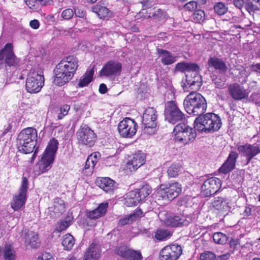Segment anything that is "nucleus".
Segmentation results:
<instances>
[{"label": "nucleus", "mask_w": 260, "mask_h": 260, "mask_svg": "<svg viewBox=\"0 0 260 260\" xmlns=\"http://www.w3.org/2000/svg\"><path fill=\"white\" fill-rule=\"evenodd\" d=\"M78 67V60L74 56H69L58 63L54 70V83L62 86L72 79Z\"/></svg>", "instance_id": "nucleus-1"}, {"label": "nucleus", "mask_w": 260, "mask_h": 260, "mask_svg": "<svg viewBox=\"0 0 260 260\" xmlns=\"http://www.w3.org/2000/svg\"><path fill=\"white\" fill-rule=\"evenodd\" d=\"M221 119L213 113L198 116L194 121V127L198 131L205 133L217 131L221 126Z\"/></svg>", "instance_id": "nucleus-2"}, {"label": "nucleus", "mask_w": 260, "mask_h": 260, "mask_svg": "<svg viewBox=\"0 0 260 260\" xmlns=\"http://www.w3.org/2000/svg\"><path fill=\"white\" fill-rule=\"evenodd\" d=\"M183 105L189 114L198 116L204 113L207 109L205 99L200 93L191 92L184 100Z\"/></svg>", "instance_id": "nucleus-3"}, {"label": "nucleus", "mask_w": 260, "mask_h": 260, "mask_svg": "<svg viewBox=\"0 0 260 260\" xmlns=\"http://www.w3.org/2000/svg\"><path fill=\"white\" fill-rule=\"evenodd\" d=\"M37 132L32 127H27L19 133L17 137V143L20 151L24 153L33 151L36 144Z\"/></svg>", "instance_id": "nucleus-4"}, {"label": "nucleus", "mask_w": 260, "mask_h": 260, "mask_svg": "<svg viewBox=\"0 0 260 260\" xmlns=\"http://www.w3.org/2000/svg\"><path fill=\"white\" fill-rule=\"evenodd\" d=\"M58 143L56 140L51 139L43 153L38 166L39 174L44 173L49 170L54 160L55 154L58 149Z\"/></svg>", "instance_id": "nucleus-5"}, {"label": "nucleus", "mask_w": 260, "mask_h": 260, "mask_svg": "<svg viewBox=\"0 0 260 260\" xmlns=\"http://www.w3.org/2000/svg\"><path fill=\"white\" fill-rule=\"evenodd\" d=\"M173 134L175 142L183 145L193 142L197 136L195 130L184 123L176 125Z\"/></svg>", "instance_id": "nucleus-6"}, {"label": "nucleus", "mask_w": 260, "mask_h": 260, "mask_svg": "<svg viewBox=\"0 0 260 260\" xmlns=\"http://www.w3.org/2000/svg\"><path fill=\"white\" fill-rule=\"evenodd\" d=\"M182 191V186L178 182H174L166 184H161L156 192L158 200L172 201L176 198Z\"/></svg>", "instance_id": "nucleus-7"}, {"label": "nucleus", "mask_w": 260, "mask_h": 260, "mask_svg": "<svg viewBox=\"0 0 260 260\" xmlns=\"http://www.w3.org/2000/svg\"><path fill=\"white\" fill-rule=\"evenodd\" d=\"M44 84V79L41 74L35 71H30L28 74L26 80V89L28 92L36 93L39 92Z\"/></svg>", "instance_id": "nucleus-8"}, {"label": "nucleus", "mask_w": 260, "mask_h": 260, "mask_svg": "<svg viewBox=\"0 0 260 260\" xmlns=\"http://www.w3.org/2000/svg\"><path fill=\"white\" fill-rule=\"evenodd\" d=\"M165 116V120L172 124H175L184 118V114L174 101H169L166 104Z\"/></svg>", "instance_id": "nucleus-9"}, {"label": "nucleus", "mask_w": 260, "mask_h": 260, "mask_svg": "<svg viewBox=\"0 0 260 260\" xmlns=\"http://www.w3.org/2000/svg\"><path fill=\"white\" fill-rule=\"evenodd\" d=\"M27 186L28 180L26 177H23L19 190V193L13 197L11 202V206L15 211L18 210L25 204L26 201Z\"/></svg>", "instance_id": "nucleus-10"}, {"label": "nucleus", "mask_w": 260, "mask_h": 260, "mask_svg": "<svg viewBox=\"0 0 260 260\" xmlns=\"http://www.w3.org/2000/svg\"><path fill=\"white\" fill-rule=\"evenodd\" d=\"M4 58L5 63L8 66L14 68L19 66L20 60L14 53L12 44H6L4 48L0 50V61L3 60Z\"/></svg>", "instance_id": "nucleus-11"}, {"label": "nucleus", "mask_w": 260, "mask_h": 260, "mask_svg": "<svg viewBox=\"0 0 260 260\" xmlns=\"http://www.w3.org/2000/svg\"><path fill=\"white\" fill-rule=\"evenodd\" d=\"M182 254V248L177 244L165 246L159 252V260H177Z\"/></svg>", "instance_id": "nucleus-12"}, {"label": "nucleus", "mask_w": 260, "mask_h": 260, "mask_svg": "<svg viewBox=\"0 0 260 260\" xmlns=\"http://www.w3.org/2000/svg\"><path fill=\"white\" fill-rule=\"evenodd\" d=\"M137 127L136 122L129 118H125L118 125L119 133L124 138H131L134 136L137 132Z\"/></svg>", "instance_id": "nucleus-13"}, {"label": "nucleus", "mask_w": 260, "mask_h": 260, "mask_svg": "<svg viewBox=\"0 0 260 260\" xmlns=\"http://www.w3.org/2000/svg\"><path fill=\"white\" fill-rule=\"evenodd\" d=\"M77 137L79 143L91 147L94 145L96 136L88 126L84 125L77 132Z\"/></svg>", "instance_id": "nucleus-14"}, {"label": "nucleus", "mask_w": 260, "mask_h": 260, "mask_svg": "<svg viewBox=\"0 0 260 260\" xmlns=\"http://www.w3.org/2000/svg\"><path fill=\"white\" fill-rule=\"evenodd\" d=\"M237 149L241 156L246 157L247 164L249 163L254 156L260 153V145L256 143H246L243 145H238Z\"/></svg>", "instance_id": "nucleus-15"}, {"label": "nucleus", "mask_w": 260, "mask_h": 260, "mask_svg": "<svg viewBox=\"0 0 260 260\" xmlns=\"http://www.w3.org/2000/svg\"><path fill=\"white\" fill-rule=\"evenodd\" d=\"M115 252L122 258L121 260H142L143 258L140 251L133 250L126 246L115 247Z\"/></svg>", "instance_id": "nucleus-16"}, {"label": "nucleus", "mask_w": 260, "mask_h": 260, "mask_svg": "<svg viewBox=\"0 0 260 260\" xmlns=\"http://www.w3.org/2000/svg\"><path fill=\"white\" fill-rule=\"evenodd\" d=\"M221 186V180L216 177L206 180L201 186V191L205 197L210 196L217 192Z\"/></svg>", "instance_id": "nucleus-17"}, {"label": "nucleus", "mask_w": 260, "mask_h": 260, "mask_svg": "<svg viewBox=\"0 0 260 260\" xmlns=\"http://www.w3.org/2000/svg\"><path fill=\"white\" fill-rule=\"evenodd\" d=\"M121 69L122 65L120 62L111 60L104 66L100 71V75L101 77H115L120 75Z\"/></svg>", "instance_id": "nucleus-18"}, {"label": "nucleus", "mask_w": 260, "mask_h": 260, "mask_svg": "<svg viewBox=\"0 0 260 260\" xmlns=\"http://www.w3.org/2000/svg\"><path fill=\"white\" fill-rule=\"evenodd\" d=\"M161 219L166 225L173 227L186 226L190 222V221L183 215H175L167 213L165 214V218H161Z\"/></svg>", "instance_id": "nucleus-19"}, {"label": "nucleus", "mask_w": 260, "mask_h": 260, "mask_svg": "<svg viewBox=\"0 0 260 260\" xmlns=\"http://www.w3.org/2000/svg\"><path fill=\"white\" fill-rule=\"evenodd\" d=\"M145 160V154L142 151H138L129 156L127 162V167L131 171H135L142 166Z\"/></svg>", "instance_id": "nucleus-20"}, {"label": "nucleus", "mask_w": 260, "mask_h": 260, "mask_svg": "<svg viewBox=\"0 0 260 260\" xmlns=\"http://www.w3.org/2000/svg\"><path fill=\"white\" fill-rule=\"evenodd\" d=\"M231 96L235 100L240 101L248 97V92L243 86L235 83L230 85L228 88Z\"/></svg>", "instance_id": "nucleus-21"}, {"label": "nucleus", "mask_w": 260, "mask_h": 260, "mask_svg": "<svg viewBox=\"0 0 260 260\" xmlns=\"http://www.w3.org/2000/svg\"><path fill=\"white\" fill-rule=\"evenodd\" d=\"M238 157V154L236 152H231L226 161L219 169V172L226 174L234 170L235 168Z\"/></svg>", "instance_id": "nucleus-22"}, {"label": "nucleus", "mask_w": 260, "mask_h": 260, "mask_svg": "<svg viewBox=\"0 0 260 260\" xmlns=\"http://www.w3.org/2000/svg\"><path fill=\"white\" fill-rule=\"evenodd\" d=\"M186 88H190L191 90H198L201 86V76L197 73H192L191 75H186Z\"/></svg>", "instance_id": "nucleus-23"}, {"label": "nucleus", "mask_w": 260, "mask_h": 260, "mask_svg": "<svg viewBox=\"0 0 260 260\" xmlns=\"http://www.w3.org/2000/svg\"><path fill=\"white\" fill-rule=\"evenodd\" d=\"M155 110L152 107L147 108L142 117L144 125L156 126L157 115Z\"/></svg>", "instance_id": "nucleus-24"}, {"label": "nucleus", "mask_w": 260, "mask_h": 260, "mask_svg": "<svg viewBox=\"0 0 260 260\" xmlns=\"http://www.w3.org/2000/svg\"><path fill=\"white\" fill-rule=\"evenodd\" d=\"M115 183L113 180L108 177L99 178L96 180V185L107 192L114 189Z\"/></svg>", "instance_id": "nucleus-25"}, {"label": "nucleus", "mask_w": 260, "mask_h": 260, "mask_svg": "<svg viewBox=\"0 0 260 260\" xmlns=\"http://www.w3.org/2000/svg\"><path fill=\"white\" fill-rule=\"evenodd\" d=\"M208 65L209 68H213L215 70L222 73L225 72L228 69L225 63L222 60L215 57L209 59Z\"/></svg>", "instance_id": "nucleus-26"}, {"label": "nucleus", "mask_w": 260, "mask_h": 260, "mask_svg": "<svg viewBox=\"0 0 260 260\" xmlns=\"http://www.w3.org/2000/svg\"><path fill=\"white\" fill-rule=\"evenodd\" d=\"M157 52L160 58L161 61L164 65H169L176 61V57L173 56L167 50L162 49H157Z\"/></svg>", "instance_id": "nucleus-27"}, {"label": "nucleus", "mask_w": 260, "mask_h": 260, "mask_svg": "<svg viewBox=\"0 0 260 260\" xmlns=\"http://www.w3.org/2000/svg\"><path fill=\"white\" fill-rule=\"evenodd\" d=\"M101 251L99 247L94 244H91L84 254L83 260H98Z\"/></svg>", "instance_id": "nucleus-28"}, {"label": "nucleus", "mask_w": 260, "mask_h": 260, "mask_svg": "<svg viewBox=\"0 0 260 260\" xmlns=\"http://www.w3.org/2000/svg\"><path fill=\"white\" fill-rule=\"evenodd\" d=\"M108 207L107 203H101L95 210L89 212L88 216L91 219L100 218L105 214Z\"/></svg>", "instance_id": "nucleus-29"}, {"label": "nucleus", "mask_w": 260, "mask_h": 260, "mask_svg": "<svg viewBox=\"0 0 260 260\" xmlns=\"http://www.w3.org/2000/svg\"><path fill=\"white\" fill-rule=\"evenodd\" d=\"M137 191H129L125 199L124 204L127 207L137 206L141 201V199L137 196Z\"/></svg>", "instance_id": "nucleus-30"}, {"label": "nucleus", "mask_w": 260, "mask_h": 260, "mask_svg": "<svg viewBox=\"0 0 260 260\" xmlns=\"http://www.w3.org/2000/svg\"><path fill=\"white\" fill-rule=\"evenodd\" d=\"M94 74L93 69L87 71L85 75L81 78L78 84L79 86L83 87L87 86L92 81Z\"/></svg>", "instance_id": "nucleus-31"}, {"label": "nucleus", "mask_w": 260, "mask_h": 260, "mask_svg": "<svg viewBox=\"0 0 260 260\" xmlns=\"http://www.w3.org/2000/svg\"><path fill=\"white\" fill-rule=\"evenodd\" d=\"M93 12L96 14L101 19H105L108 17L109 10L104 6L97 5L92 8Z\"/></svg>", "instance_id": "nucleus-32"}, {"label": "nucleus", "mask_w": 260, "mask_h": 260, "mask_svg": "<svg viewBox=\"0 0 260 260\" xmlns=\"http://www.w3.org/2000/svg\"><path fill=\"white\" fill-rule=\"evenodd\" d=\"M25 238V242L27 244H29L32 247H37L39 246V243L38 242V235L32 232H28Z\"/></svg>", "instance_id": "nucleus-33"}, {"label": "nucleus", "mask_w": 260, "mask_h": 260, "mask_svg": "<svg viewBox=\"0 0 260 260\" xmlns=\"http://www.w3.org/2000/svg\"><path fill=\"white\" fill-rule=\"evenodd\" d=\"M134 191H137V196L139 197V198L141 199V201L151 193L152 189L149 185L146 184L140 189H137Z\"/></svg>", "instance_id": "nucleus-34"}, {"label": "nucleus", "mask_w": 260, "mask_h": 260, "mask_svg": "<svg viewBox=\"0 0 260 260\" xmlns=\"http://www.w3.org/2000/svg\"><path fill=\"white\" fill-rule=\"evenodd\" d=\"M213 9L215 13L219 16L224 15L228 11V5L223 2L215 3Z\"/></svg>", "instance_id": "nucleus-35"}, {"label": "nucleus", "mask_w": 260, "mask_h": 260, "mask_svg": "<svg viewBox=\"0 0 260 260\" xmlns=\"http://www.w3.org/2000/svg\"><path fill=\"white\" fill-rule=\"evenodd\" d=\"M73 219L72 216H67L64 220L58 222L56 224L55 230L58 232L65 230L71 225Z\"/></svg>", "instance_id": "nucleus-36"}, {"label": "nucleus", "mask_w": 260, "mask_h": 260, "mask_svg": "<svg viewBox=\"0 0 260 260\" xmlns=\"http://www.w3.org/2000/svg\"><path fill=\"white\" fill-rule=\"evenodd\" d=\"M142 212L141 210L137 211V212L132 214L121 219L119 221V224L120 225H124L127 224L131 223L133 221L136 219L139 216V214H141Z\"/></svg>", "instance_id": "nucleus-37"}, {"label": "nucleus", "mask_w": 260, "mask_h": 260, "mask_svg": "<svg viewBox=\"0 0 260 260\" xmlns=\"http://www.w3.org/2000/svg\"><path fill=\"white\" fill-rule=\"evenodd\" d=\"M182 170L181 165L177 164H172L167 170V173L170 177H176Z\"/></svg>", "instance_id": "nucleus-38"}, {"label": "nucleus", "mask_w": 260, "mask_h": 260, "mask_svg": "<svg viewBox=\"0 0 260 260\" xmlns=\"http://www.w3.org/2000/svg\"><path fill=\"white\" fill-rule=\"evenodd\" d=\"M74 243V237L71 234H68L64 236L62 241V245L66 250L72 249Z\"/></svg>", "instance_id": "nucleus-39"}, {"label": "nucleus", "mask_w": 260, "mask_h": 260, "mask_svg": "<svg viewBox=\"0 0 260 260\" xmlns=\"http://www.w3.org/2000/svg\"><path fill=\"white\" fill-rule=\"evenodd\" d=\"M4 257L5 260H15V251L10 245L6 246L4 252Z\"/></svg>", "instance_id": "nucleus-40"}, {"label": "nucleus", "mask_w": 260, "mask_h": 260, "mask_svg": "<svg viewBox=\"0 0 260 260\" xmlns=\"http://www.w3.org/2000/svg\"><path fill=\"white\" fill-rule=\"evenodd\" d=\"M213 239L214 241L218 244H223L228 240L226 236L221 232H217L213 234Z\"/></svg>", "instance_id": "nucleus-41"}, {"label": "nucleus", "mask_w": 260, "mask_h": 260, "mask_svg": "<svg viewBox=\"0 0 260 260\" xmlns=\"http://www.w3.org/2000/svg\"><path fill=\"white\" fill-rule=\"evenodd\" d=\"M170 236V232L165 230H158L155 234V238L159 241L164 240Z\"/></svg>", "instance_id": "nucleus-42"}, {"label": "nucleus", "mask_w": 260, "mask_h": 260, "mask_svg": "<svg viewBox=\"0 0 260 260\" xmlns=\"http://www.w3.org/2000/svg\"><path fill=\"white\" fill-rule=\"evenodd\" d=\"M216 258V254L212 251H205L200 254L201 260H215Z\"/></svg>", "instance_id": "nucleus-43"}, {"label": "nucleus", "mask_w": 260, "mask_h": 260, "mask_svg": "<svg viewBox=\"0 0 260 260\" xmlns=\"http://www.w3.org/2000/svg\"><path fill=\"white\" fill-rule=\"evenodd\" d=\"M226 202L224 201L223 199L221 198H218L217 199L214 200L213 202V207L217 210H221L224 208Z\"/></svg>", "instance_id": "nucleus-44"}, {"label": "nucleus", "mask_w": 260, "mask_h": 260, "mask_svg": "<svg viewBox=\"0 0 260 260\" xmlns=\"http://www.w3.org/2000/svg\"><path fill=\"white\" fill-rule=\"evenodd\" d=\"M26 5L34 11H37L40 8L37 0H25Z\"/></svg>", "instance_id": "nucleus-45"}, {"label": "nucleus", "mask_w": 260, "mask_h": 260, "mask_svg": "<svg viewBox=\"0 0 260 260\" xmlns=\"http://www.w3.org/2000/svg\"><path fill=\"white\" fill-rule=\"evenodd\" d=\"M70 109V107L68 105H64L61 106L59 108V113H58L57 116L58 119H62L66 115L68 114Z\"/></svg>", "instance_id": "nucleus-46"}, {"label": "nucleus", "mask_w": 260, "mask_h": 260, "mask_svg": "<svg viewBox=\"0 0 260 260\" xmlns=\"http://www.w3.org/2000/svg\"><path fill=\"white\" fill-rule=\"evenodd\" d=\"M74 10L70 8L64 10L61 14V17L64 20H70L74 16Z\"/></svg>", "instance_id": "nucleus-47"}, {"label": "nucleus", "mask_w": 260, "mask_h": 260, "mask_svg": "<svg viewBox=\"0 0 260 260\" xmlns=\"http://www.w3.org/2000/svg\"><path fill=\"white\" fill-rule=\"evenodd\" d=\"M193 17L197 22L201 23L205 18V13L201 10H197L193 13Z\"/></svg>", "instance_id": "nucleus-48"}, {"label": "nucleus", "mask_w": 260, "mask_h": 260, "mask_svg": "<svg viewBox=\"0 0 260 260\" xmlns=\"http://www.w3.org/2000/svg\"><path fill=\"white\" fill-rule=\"evenodd\" d=\"M245 9L250 14L253 15V14L259 10L258 7L253 4L251 2H248L245 4Z\"/></svg>", "instance_id": "nucleus-49"}, {"label": "nucleus", "mask_w": 260, "mask_h": 260, "mask_svg": "<svg viewBox=\"0 0 260 260\" xmlns=\"http://www.w3.org/2000/svg\"><path fill=\"white\" fill-rule=\"evenodd\" d=\"M199 67L194 63L187 62V72L197 73L199 71Z\"/></svg>", "instance_id": "nucleus-50"}, {"label": "nucleus", "mask_w": 260, "mask_h": 260, "mask_svg": "<svg viewBox=\"0 0 260 260\" xmlns=\"http://www.w3.org/2000/svg\"><path fill=\"white\" fill-rule=\"evenodd\" d=\"M250 100L255 105L260 106V93H253L250 96Z\"/></svg>", "instance_id": "nucleus-51"}, {"label": "nucleus", "mask_w": 260, "mask_h": 260, "mask_svg": "<svg viewBox=\"0 0 260 260\" xmlns=\"http://www.w3.org/2000/svg\"><path fill=\"white\" fill-rule=\"evenodd\" d=\"M184 7L185 10L192 12L197 9V4L194 1H190L186 4Z\"/></svg>", "instance_id": "nucleus-52"}, {"label": "nucleus", "mask_w": 260, "mask_h": 260, "mask_svg": "<svg viewBox=\"0 0 260 260\" xmlns=\"http://www.w3.org/2000/svg\"><path fill=\"white\" fill-rule=\"evenodd\" d=\"M89 162H91V161L87 159L84 169V171H85L84 173H85L86 175L91 174L94 169V168H92L91 166L89 165Z\"/></svg>", "instance_id": "nucleus-53"}, {"label": "nucleus", "mask_w": 260, "mask_h": 260, "mask_svg": "<svg viewBox=\"0 0 260 260\" xmlns=\"http://www.w3.org/2000/svg\"><path fill=\"white\" fill-rule=\"evenodd\" d=\"M156 126L144 125L143 132L148 135H152L155 133V127Z\"/></svg>", "instance_id": "nucleus-54"}, {"label": "nucleus", "mask_w": 260, "mask_h": 260, "mask_svg": "<svg viewBox=\"0 0 260 260\" xmlns=\"http://www.w3.org/2000/svg\"><path fill=\"white\" fill-rule=\"evenodd\" d=\"M187 62L178 63L176 66V69L181 72H187Z\"/></svg>", "instance_id": "nucleus-55"}, {"label": "nucleus", "mask_w": 260, "mask_h": 260, "mask_svg": "<svg viewBox=\"0 0 260 260\" xmlns=\"http://www.w3.org/2000/svg\"><path fill=\"white\" fill-rule=\"evenodd\" d=\"M214 84L216 87L219 88L224 87L225 84L224 81H222L220 78L216 79L214 81Z\"/></svg>", "instance_id": "nucleus-56"}, {"label": "nucleus", "mask_w": 260, "mask_h": 260, "mask_svg": "<svg viewBox=\"0 0 260 260\" xmlns=\"http://www.w3.org/2000/svg\"><path fill=\"white\" fill-rule=\"evenodd\" d=\"M231 256V253L229 252L218 255L216 256L217 260H229Z\"/></svg>", "instance_id": "nucleus-57"}, {"label": "nucleus", "mask_w": 260, "mask_h": 260, "mask_svg": "<svg viewBox=\"0 0 260 260\" xmlns=\"http://www.w3.org/2000/svg\"><path fill=\"white\" fill-rule=\"evenodd\" d=\"M29 25L32 28L36 29L39 27L40 23L38 20L34 19L30 21Z\"/></svg>", "instance_id": "nucleus-58"}, {"label": "nucleus", "mask_w": 260, "mask_h": 260, "mask_svg": "<svg viewBox=\"0 0 260 260\" xmlns=\"http://www.w3.org/2000/svg\"><path fill=\"white\" fill-rule=\"evenodd\" d=\"M234 6L238 9H241L244 5L243 0H234Z\"/></svg>", "instance_id": "nucleus-59"}, {"label": "nucleus", "mask_w": 260, "mask_h": 260, "mask_svg": "<svg viewBox=\"0 0 260 260\" xmlns=\"http://www.w3.org/2000/svg\"><path fill=\"white\" fill-rule=\"evenodd\" d=\"M251 69L253 72L260 74V63L252 64Z\"/></svg>", "instance_id": "nucleus-60"}, {"label": "nucleus", "mask_w": 260, "mask_h": 260, "mask_svg": "<svg viewBox=\"0 0 260 260\" xmlns=\"http://www.w3.org/2000/svg\"><path fill=\"white\" fill-rule=\"evenodd\" d=\"M12 128V123H8V124L7 125L5 126L4 131L3 132V136H5L7 133H8L9 132H11Z\"/></svg>", "instance_id": "nucleus-61"}, {"label": "nucleus", "mask_w": 260, "mask_h": 260, "mask_svg": "<svg viewBox=\"0 0 260 260\" xmlns=\"http://www.w3.org/2000/svg\"><path fill=\"white\" fill-rule=\"evenodd\" d=\"M39 260H54L52 256L48 253L43 254L42 257H39Z\"/></svg>", "instance_id": "nucleus-62"}, {"label": "nucleus", "mask_w": 260, "mask_h": 260, "mask_svg": "<svg viewBox=\"0 0 260 260\" xmlns=\"http://www.w3.org/2000/svg\"><path fill=\"white\" fill-rule=\"evenodd\" d=\"M74 12L76 16L77 17L82 18L84 16L85 13L83 10H80L78 8H75Z\"/></svg>", "instance_id": "nucleus-63"}, {"label": "nucleus", "mask_w": 260, "mask_h": 260, "mask_svg": "<svg viewBox=\"0 0 260 260\" xmlns=\"http://www.w3.org/2000/svg\"><path fill=\"white\" fill-rule=\"evenodd\" d=\"M107 91V88L106 85L104 84H101L99 87V92L101 93L104 94Z\"/></svg>", "instance_id": "nucleus-64"}]
</instances>
